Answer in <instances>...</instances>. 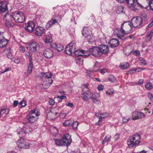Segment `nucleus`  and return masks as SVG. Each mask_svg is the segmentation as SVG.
Wrapping results in <instances>:
<instances>
[{"mask_svg":"<svg viewBox=\"0 0 153 153\" xmlns=\"http://www.w3.org/2000/svg\"><path fill=\"white\" fill-rule=\"evenodd\" d=\"M132 30L131 22L130 21H127L122 23L120 29L117 28L115 29L114 32L115 35H116L119 38L121 39L124 36L125 34L129 33Z\"/></svg>","mask_w":153,"mask_h":153,"instance_id":"1","label":"nucleus"},{"mask_svg":"<svg viewBox=\"0 0 153 153\" xmlns=\"http://www.w3.org/2000/svg\"><path fill=\"white\" fill-rule=\"evenodd\" d=\"M126 3L128 7L133 11H136L139 8L146 9L148 6L142 5L138 2V0H126Z\"/></svg>","mask_w":153,"mask_h":153,"instance_id":"2","label":"nucleus"},{"mask_svg":"<svg viewBox=\"0 0 153 153\" xmlns=\"http://www.w3.org/2000/svg\"><path fill=\"white\" fill-rule=\"evenodd\" d=\"M6 16L10 18L11 21L13 19L16 22L18 23H23L25 20L24 15L20 11H19L17 13H14L13 15H9L7 13L6 14L4 15V17L5 18Z\"/></svg>","mask_w":153,"mask_h":153,"instance_id":"3","label":"nucleus"},{"mask_svg":"<svg viewBox=\"0 0 153 153\" xmlns=\"http://www.w3.org/2000/svg\"><path fill=\"white\" fill-rule=\"evenodd\" d=\"M40 114L38 109L35 108L31 111L29 113V115L27 116V120L30 123H33L36 120L35 117L38 116Z\"/></svg>","mask_w":153,"mask_h":153,"instance_id":"4","label":"nucleus"},{"mask_svg":"<svg viewBox=\"0 0 153 153\" xmlns=\"http://www.w3.org/2000/svg\"><path fill=\"white\" fill-rule=\"evenodd\" d=\"M82 34L83 36L89 41L93 39V36L91 33V31L88 27H85L83 28Z\"/></svg>","mask_w":153,"mask_h":153,"instance_id":"5","label":"nucleus"},{"mask_svg":"<svg viewBox=\"0 0 153 153\" xmlns=\"http://www.w3.org/2000/svg\"><path fill=\"white\" fill-rule=\"evenodd\" d=\"M144 18L143 17L142 18L140 16H137L133 17L131 20V25L134 27H136L140 26L142 23L143 19Z\"/></svg>","mask_w":153,"mask_h":153,"instance_id":"6","label":"nucleus"},{"mask_svg":"<svg viewBox=\"0 0 153 153\" xmlns=\"http://www.w3.org/2000/svg\"><path fill=\"white\" fill-rule=\"evenodd\" d=\"M18 147L20 149H27L29 148V143L22 137L18 140Z\"/></svg>","mask_w":153,"mask_h":153,"instance_id":"7","label":"nucleus"},{"mask_svg":"<svg viewBox=\"0 0 153 153\" xmlns=\"http://www.w3.org/2000/svg\"><path fill=\"white\" fill-rule=\"evenodd\" d=\"M63 144L64 143L65 146L68 147L70 145L72 142L71 136L69 134H64L62 138Z\"/></svg>","mask_w":153,"mask_h":153,"instance_id":"8","label":"nucleus"},{"mask_svg":"<svg viewBox=\"0 0 153 153\" xmlns=\"http://www.w3.org/2000/svg\"><path fill=\"white\" fill-rule=\"evenodd\" d=\"M75 51V45L70 43L65 48V53L68 55H71L72 53H74Z\"/></svg>","mask_w":153,"mask_h":153,"instance_id":"9","label":"nucleus"},{"mask_svg":"<svg viewBox=\"0 0 153 153\" xmlns=\"http://www.w3.org/2000/svg\"><path fill=\"white\" fill-rule=\"evenodd\" d=\"M35 26V24L34 22L32 21H29L26 24L25 29L27 32L31 33L34 31Z\"/></svg>","mask_w":153,"mask_h":153,"instance_id":"10","label":"nucleus"},{"mask_svg":"<svg viewBox=\"0 0 153 153\" xmlns=\"http://www.w3.org/2000/svg\"><path fill=\"white\" fill-rule=\"evenodd\" d=\"M30 50L32 53H36L40 48L39 44L36 42H33L29 45Z\"/></svg>","mask_w":153,"mask_h":153,"instance_id":"11","label":"nucleus"},{"mask_svg":"<svg viewBox=\"0 0 153 153\" xmlns=\"http://www.w3.org/2000/svg\"><path fill=\"white\" fill-rule=\"evenodd\" d=\"M43 53L44 56L48 59L52 58L54 55L53 51L49 48L45 49L43 51Z\"/></svg>","mask_w":153,"mask_h":153,"instance_id":"12","label":"nucleus"},{"mask_svg":"<svg viewBox=\"0 0 153 153\" xmlns=\"http://www.w3.org/2000/svg\"><path fill=\"white\" fill-rule=\"evenodd\" d=\"M98 48L99 55L100 54H106L109 51V49L107 45H100L99 46Z\"/></svg>","mask_w":153,"mask_h":153,"instance_id":"13","label":"nucleus"},{"mask_svg":"<svg viewBox=\"0 0 153 153\" xmlns=\"http://www.w3.org/2000/svg\"><path fill=\"white\" fill-rule=\"evenodd\" d=\"M9 40L6 39L3 34L0 32V48L5 47L8 44Z\"/></svg>","mask_w":153,"mask_h":153,"instance_id":"14","label":"nucleus"},{"mask_svg":"<svg viewBox=\"0 0 153 153\" xmlns=\"http://www.w3.org/2000/svg\"><path fill=\"white\" fill-rule=\"evenodd\" d=\"M93 96L92 93L89 91H82L81 97L84 100L87 101L90 99H91Z\"/></svg>","mask_w":153,"mask_h":153,"instance_id":"15","label":"nucleus"},{"mask_svg":"<svg viewBox=\"0 0 153 153\" xmlns=\"http://www.w3.org/2000/svg\"><path fill=\"white\" fill-rule=\"evenodd\" d=\"M45 29L42 27L36 26L34 30V33L37 36H41L45 32Z\"/></svg>","mask_w":153,"mask_h":153,"instance_id":"16","label":"nucleus"},{"mask_svg":"<svg viewBox=\"0 0 153 153\" xmlns=\"http://www.w3.org/2000/svg\"><path fill=\"white\" fill-rule=\"evenodd\" d=\"M8 10L7 3L3 1L0 2V13H3L7 11L5 14L7 13L9 14Z\"/></svg>","mask_w":153,"mask_h":153,"instance_id":"17","label":"nucleus"},{"mask_svg":"<svg viewBox=\"0 0 153 153\" xmlns=\"http://www.w3.org/2000/svg\"><path fill=\"white\" fill-rule=\"evenodd\" d=\"M145 115L142 112L134 111L132 113V119L133 120H135L142 118Z\"/></svg>","mask_w":153,"mask_h":153,"instance_id":"18","label":"nucleus"},{"mask_svg":"<svg viewBox=\"0 0 153 153\" xmlns=\"http://www.w3.org/2000/svg\"><path fill=\"white\" fill-rule=\"evenodd\" d=\"M111 48L116 47L119 44V41L116 39L113 38L110 40L108 43Z\"/></svg>","mask_w":153,"mask_h":153,"instance_id":"19","label":"nucleus"},{"mask_svg":"<svg viewBox=\"0 0 153 153\" xmlns=\"http://www.w3.org/2000/svg\"><path fill=\"white\" fill-rule=\"evenodd\" d=\"M50 46L51 48L56 50L58 52L61 51L63 49V46L59 44L57 45L52 43L50 44Z\"/></svg>","mask_w":153,"mask_h":153,"instance_id":"20","label":"nucleus"},{"mask_svg":"<svg viewBox=\"0 0 153 153\" xmlns=\"http://www.w3.org/2000/svg\"><path fill=\"white\" fill-rule=\"evenodd\" d=\"M88 52L87 51H85L83 50H77L75 51L74 53L76 57H79L80 56H88L89 54H85V53Z\"/></svg>","mask_w":153,"mask_h":153,"instance_id":"21","label":"nucleus"},{"mask_svg":"<svg viewBox=\"0 0 153 153\" xmlns=\"http://www.w3.org/2000/svg\"><path fill=\"white\" fill-rule=\"evenodd\" d=\"M98 48L96 47H93L90 48L89 51L90 54L93 56H96L99 55Z\"/></svg>","mask_w":153,"mask_h":153,"instance_id":"22","label":"nucleus"},{"mask_svg":"<svg viewBox=\"0 0 153 153\" xmlns=\"http://www.w3.org/2000/svg\"><path fill=\"white\" fill-rule=\"evenodd\" d=\"M139 140H136L135 142H134V141H132L131 139H128L127 140V144L128 147L130 148L134 147V146H136V145L140 143Z\"/></svg>","mask_w":153,"mask_h":153,"instance_id":"23","label":"nucleus"},{"mask_svg":"<svg viewBox=\"0 0 153 153\" xmlns=\"http://www.w3.org/2000/svg\"><path fill=\"white\" fill-rule=\"evenodd\" d=\"M56 23H57V21L55 19H52L50 21L48 22L46 25V28L47 29H48L52 27V26L55 24Z\"/></svg>","mask_w":153,"mask_h":153,"instance_id":"24","label":"nucleus"},{"mask_svg":"<svg viewBox=\"0 0 153 153\" xmlns=\"http://www.w3.org/2000/svg\"><path fill=\"white\" fill-rule=\"evenodd\" d=\"M53 140L55 142V144L57 146H65L63 142L62 139H54Z\"/></svg>","mask_w":153,"mask_h":153,"instance_id":"25","label":"nucleus"},{"mask_svg":"<svg viewBox=\"0 0 153 153\" xmlns=\"http://www.w3.org/2000/svg\"><path fill=\"white\" fill-rule=\"evenodd\" d=\"M9 111L10 110L9 109H1L0 111V117L6 116L9 113Z\"/></svg>","mask_w":153,"mask_h":153,"instance_id":"26","label":"nucleus"},{"mask_svg":"<svg viewBox=\"0 0 153 153\" xmlns=\"http://www.w3.org/2000/svg\"><path fill=\"white\" fill-rule=\"evenodd\" d=\"M138 69H140L142 70H145L146 68H142L140 67H138L137 68H134V69H131L128 71V73L129 74H133L135 71H137L139 72L141 71H137Z\"/></svg>","mask_w":153,"mask_h":153,"instance_id":"27","label":"nucleus"},{"mask_svg":"<svg viewBox=\"0 0 153 153\" xmlns=\"http://www.w3.org/2000/svg\"><path fill=\"white\" fill-rule=\"evenodd\" d=\"M40 74L43 77L48 79L51 78L52 76V74L50 73L41 72Z\"/></svg>","mask_w":153,"mask_h":153,"instance_id":"28","label":"nucleus"},{"mask_svg":"<svg viewBox=\"0 0 153 153\" xmlns=\"http://www.w3.org/2000/svg\"><path fill=\"white\" fill-rule=\"evenodd\" d=\"M124 7L122 6H118L116 8V13L119 14L120 13H124L123 10Z\"/></svg>","mask_w":153,"mask_h":153,"instance_id":"29","label":"nucleus"},{"mask_svg":"<svg viewBox=\"0 0 153 153\" xmlns=\"http://www.w3.org/2000/svg\"><path fill=\"white\" fill-rule=\"evenodd\" d=\"M33 67V62H29V64L27 68V72L30 74L32 72V69Z\"/></svg>","mask_w":153,"mask_h":153,"instance_id":"30","label":"nucleus"},{"mask_svg":"<svg viewBox=\"0 0 153 153\" xmlns=\"http://www.w3.org/2000/svg\"><path fill=\"white\" fill-rule=\"evenodd\" d=\"M153 36V30H151L149 33H147L146 35L147 41H149L151 39Z\"/></svg>","mask_w":153,"mask_h":153,"instance_id":"31","label":"nucleus"},{"mask_svg":"<svg viewBox=\"0 0 153 153\" xmlns=\"http://www.w3.org/2000/svg\"><path fill=\"white\" fill-rule=\"evenodd\" d=\"M111 137L110 135H108L106 136L102 140V144H104L106 142H109Z\"/></svg>","mask_w":153,"mask_h":153,"instance_id":"32","label":"nucleus"},{"mask_svg":"<svg viewBox=\"0 0 153 153\" xmlns=\"http://www.w3.org/2000/svg\"><path fill=\"white\" fill-rule=\"evenodd\" d=\"M47 116L49 119L51 120H53L55 118L54 114L51 111L47 114Z\"/></svg>","mask_w":153,"mask_h":153,"instance_id":"33","label":"nucleus"},{"mask_svg":"<svg viewBox=\"0 0 153 153\" xmlns=\"http://www.w3.org/2000/svg\"><path fill=\"white\" fill-rule=\"evenodd\" d=\"M73 120L71 119L65 121L63 123V125L64 126H71Z\"/></svg>","mask_w":153,"mask_h":153,"instance_id":"34","label":"nucleus"},{"mask_svg":"<svg viewBox=\"0 0 153 153\" xmlns=\"http://www.w3.org/2000/svg\"><path fill=\"white\" fill-rule=\"evenodd\" d=\"M145 86L146 88L148 90H151L153 88L152 84L151 82H148L146 83L145 84Z\"/></svg>","mask_w":153,"mask_h":153,"instance_id":"35","label":"nucleus"},{"mask_svg":"<svg viewBox=\"0 0 153 153\" xmlns=\"http://www.w3.org/2000/svg\"><path fill=\"white\" fill-rule=\"evenodd\" d=\"M120 67L122 69H125L129 67V64L128 62L122 63L120 64Z\"/></svg>","mask_w":153,"mask_h":153,"instance_id":"36","label":"nucleus"},{"mask_svg":"<svg viewBox=\"0 0 153 153\" xmlns=\"http://www.w3.org/2000/svg\"><path fill=\"white\" fill-rule=\"evenodd\" d=\"M91 99H92L93 102L96 104H98L100 103V100L95 98L94 97L92 96Z\"/></svg>","mask_w":153,"mask_h":153,"instance_id":"37","label":"nucleus"},{"mask_svg":"<svg viewBox=\"0 0 153 153\" xmlns=\"http://www.w3.org/2000/svg\"><path fill=\"white\" fill-rule=\"evenodd\" d=\"M5 24V26L8 27H12L13 26V25L9 20H6Z\"/></svg>","mask_w":153,"mask_h":153,"instance_id":"38","label":"nucleus"},{"mask_svg":"<svg viewBox=\"0 0 153 153\" xmlns=\"http://www.w3.org/2000/svg\"><path fill=\"white\" fill-rule=\"evenodd\" d=\"M148 4L149 6V7L150 9L153 11V0H149L148 1Z\"/></svg>","mask_w":153,"mask_h":153,"instance_id":"39","label":"nucleus"},{"mask_svg":"<svg viewBox=\"0 0 153 153\" xmlns=\"http://www.w3.org/2000/svg\"><path fill=\"white\" fill-rule=\"evenodd\" d=\"M52 41L51 38L49 37H46L44 39V42L46 43H51Z\"/></svg>","mask_w":153,"mask_h":153,"instance_id":"40","label":"nucleus"},{"mask_svg":"<svg viewBox=\"0 0 153 153\" xmlns=\"http://www.w3.org/2000/svg\"><path fill=\"white\" fill-rule=\"evenodd\" d=\"M79 124V122L77 121L72 122L71 126H72V127L74 129L76 128Z\"/></svg>","mask_w":153,"mask_h":153,"instance_id":"41","label":"nucleus"},{"mask_svg":"<svg viewBox=\"0 0 153 153\" xmlns=\"http://www.w3.org/2000/svg\"><path fill=\"white\" fill-rule=\"evenodd\" d=\"M108 78L109 81L111 82H113L115 80V78L112 75H109L108 76Z\"/></svg>","mask_w":153,"mask_h":153,"instance_id":"42","label":"nucleus"},{"mask_svg":"<svg viewBox=\"0 0 153 153\" xmlns=\"http://www.w3.org/2000/svg\"><path fill=\"white\" fill-rule=\"evenodd\" d=\"M51 84L49 83L45 82L42 84L43 87L45 89H46L50 86Z\"/></svg>","mask_w":153,"mask_h":153,"instance_id":"43","label":"nucleus"},{"mask_svg":"<svg viewBox=\"0 0 153 153\" xmlns=\"http://www.w3.org/2000/svg\"><path fill=\"white\" fill-rule=\"evenodd\" d=\"M27 101L26 100H22L19 103V104L20 105L21 107L25 106L26 105Z\"/></svg>","mask_w":153,"mask_h":153,"instance_id":"44","label":"nucleus"},{"mask_svg":"<svg viewBox=\"0 0 153 153\" xmlns=\"http://www.w3.org/2000/svg\"><path fill=\"white\" fill-rule=\"evenodd\" d=\"M88 84H84L82 85V91H89L88 90Z\"/></svg>","mask_w":153,"mask_h":153,"instance_id":"45","label":"nucleus"},{"mask_svg":"<svg viewBox=\"0 0 153 153\" xmlns=\"http://www.w3.org/2000/svg\"><path fill=\"white\" fill-rule=\"evenodd\" d=\"M17 134L19 135V136L20 138L21 137H23L25 135V132L24 130H22L18 132Z\"/></svg>","mask_w":153,"mask_h":153,"instance_id":"46","label":"nucleus"},{"mask_svg":"<svg viewBox=\"0 0 153 153\" xmlns=\"http://www.w3.org/2000/svg\"><path fill=\"white\" fill-rule=\"evenodd\" d=\"M25 54L28 57L29 60V62H33L32 58H31V56L30 55V53L28 52H27Z\"/></svg>","mask_w":153,"mask_h":153,"instance_id":"47","label":"nucleus"},{"mask_svg":"<svg viewBox=\"0 0 153 153\" xmlns=\"http://www.w3.org/2000/svg\"><path fill=\"white\" fill-rule=\"evenodd\" d=\"M83 62V60L82 59L79 58L76 60V62L79 64H82Z\"/></svg>","mask_w":153,"mask_h":153,"instance_id":"48","label":"nucleus"},{"mask_svg":"<svg viewBox=\"0 0 153 153\" xmlns=\"http://www.w3.org/2000/svg\"><path fill=\"white\" fill-rule=\"evenodd\" d=\"M104 88V86L102 85H98L97 87L98 90L100 91H102Z\"/></svg>","mask_w":153,"mask_h":153,"instance_id":"49","label":"nucleus"},{"mask_svg":"<svg viewBox=\"0 0 153 153\" xmlns=\"http://www.w3.org/2000/svg\"><path fill=\"white\" fill-rule=\"evenodd\" d=\"M109 115V113L108 112L105 113H104L101 114V116L102 119H104L107 117Z\"/></svg>","mask_w":153,"mask_h":153,"instance_id":"50","label":"nucleus"},{"mask_svg":"<svg viewBox=\"0 0 153 153\" xmlns=\"http://www.w3.org/2000/svg\"><path fill=\"white\" fill-rule=\"evenodd\" d=\"M49 103L51 105H53L55 103L54 101L51 98H50L48 101Z\"/></svg>","mask_w":153,"mask_h":153,"instance_id":"51","label":"nucleus"},{"mask_svg":"<svg viewBox=\"0 0 153 153\" xmlns=\"http://www.w3.org/2000/svg\"><path fill=\"white\" fill-rule=\"evenodd\" d=\"M11 70V68L10 67H7V68H6L5 69V70L3 71H0V73H1V74H3V73H4L5 72H6L7 71H10Z\"/></svg>","mask_w":153,"mask_h":153,"instance_id":"52","label":"nucleus"},{"mask_svg":"<svg viewBox=\"0 0 153 153\" xmlns=\"http://www.w3.org/2000/svg\"><path fill=\"white\" fill-rule=\"evenodd\" d=\"M7 57L9 59H11L13 58V55L10 52H9L7 55Z\"/></svg>","mask_w":153,"mask_h":153,"instance_id":"53","label":"nucleus"},{"mask_svg":"<svg viewBox=\"0 0 153 153\" xmlns=\"http://www.w3.org/2000/svg\"><path fill=\"white\" fill-rule=\"evenodd\" d=\"M130 119L129 118H126L123 117V123H126L128 122L129 120Z\"/></svg>","mask_w":153,"mask_h":153,"instance_id":"54","label":"nucleus"},{"mask_svg":"<svg viewBox=\"0 0 153 153\" xmlns=\"http://www.w3.org/2000/svg\"><path fill=\"white\" fill-rule=\"evenodd\" d=\"M148 97L152 100H153V96L152 93H148L147 94Z\"/></svg>","mask_w":153,"mask_h":153,"instance_id":"55","label":"nucleus"},{"mask_svg":"<svg viewBox=\"0 0 153 153\" xmlns=\"http://www.w3.org/2000/svg\"><path fill=\"white\" fill-rule=\"evenodd\" d=\"M95 116L96 117L99 118V119H102L101 114H100L99 113H97L95 114Z\"/></svg>","mask_w":153,"mask_h":153,"instance_id":"56","label":"nucleus"},{"mask_svg":"<svg viewBox=\"0 0 153 153\" xmlns=\"http://www.w3.org/2000/svg\"><path fill=\"white\" fill-rule=\"evenodd\" d=\"M134 54L135 56H138L140 54V52L138 50H135L133 51Z\"/></svg>","mask_w":153,"mask_h":153,"instance_id":"57","label":"nucleus"},{"mask_svg":"<svg viewBox=\"0 0 153 153\" xmlns=\"http://www.w3.org/2000/svg\"><path fill=\"white\" fill-rule=\"evenodd\" d=\"M120 134L119 133L116 134L114 137V138L115 140H117L119 137Z\"/></svg>","mask_w":153,"mask_h":153,"instance_id":"58","label":"nucleus"},{"mask_svg":"<svg viewBox=\"0 0 153 153\" xmlns=\"http://www.w3.org/2000/svg\"><path fill=\"white\" fill-rule=\"evenodd\" d=\"M99 71L101 73L103 74H104L107 71V69L105 68L99 70Z\"/></svg>","mask_w":153,"mask_h":153,"instance_id":"59","label":"nucleus"},{"mask_svg":"<svg viewBox=\"0 0 153 153\" xmlns=\"http://www.w3.org/2000/svg\"><path fill=\"white\" fill-rule=\"evenodd\" d=\"M106 94L110 95L113 94V92L111 89H108L106 92Z\"/></svg>","mask_w":153,"mask_h":153,"instance_id":"60","label":"nucleus"},{"mask_svg":"<svg viewBox=\"0 0 153 153\" xmlns=\"http://www.w3.org/2000/svg\"><path fill=\"white\" fill-rule=\"evenodd\" d=\"M144 80L143 79H140L139 81L137 82L138 85H141L143 83Z\"/></svg>","mask_w":153,"mask_h":153,"instance_id":"61","label":"nucleus"},{"mask_svg":"<svg viewBox=\"0 0 153 153\" xmlns=\"http://www.w3.org/2000/svg\"><path fill=\"white\" fill-rule=\"evenodd\" d=\"M140 63L143 64L144 65H147L146 61L144 59L141 61Z\"/></svg>","mask_w":153,"mask_h":153,"instance_id":"62","label":"nucleus"},{"mask_svg":"<svg viewBox=\"0 0 153 153\" xmlns=\"http://www.w3.org/2000/svg\"><path fill=\"white\" fill-rule=\"evenodd\" d=\"M18 104V101L17 100H15L13 102V105L14 107H16L17 106Z\"/></svg>","mask_w":153,"mask_h":153,"instance_id":"63","label":"nucleus"},{"mask_svg":"<svg viewBox=\"0 0 153 153\" xmlns=\"http://www.w3.org/2000/svg\"><path fill=\"white\" fill-rule=\"evenodd\" d=\"M57 98H60L62 99H66L67 98V97L66 96H64V95H61L60 96H57Z\"/></svg>","mask_w":153,"mask_h":153,"instance_id":"64","label":"nucleus"}]
</instances>
